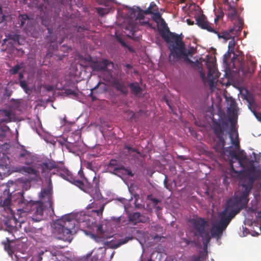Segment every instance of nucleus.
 <instances>
[{
	"label": "nucleus",
	"instance_id": "24",
	"mask_svg": "<svg viewBox=\"0 0 261 261\" xmlns=\"http://www.w3.org/2000/svg\"><path fill=\"white\" fill-rule=\"evenodd\" d=\"M229 138L231 140V144L234 146L236 149H240V146L238 138V134L236 133L235 138H233L234 133L233 132L232 127L231 128V132L229 133Z\"/></svg>",
	"mask_w": 261,
	"mask_h": 261
},
{
	"label": "nucleus",
	"instance_id": "34",
	"mask_svg": "<svg viewBox=\"0 0 261 261\" xmlns=\"http://www.w3.org/2000/svg\"><path fill=\"white\" fill-rule=\"evenodd\" d=\"M23 67V64H16L9 70V72L11 74H15L18 71Z\"/></svg>",
	"mask_w": 261,
	"mask_h": 261
},
{
	"label": "nucleus",
	"instance_id": "36",
	"mask_svg": "<svg viewBox=\"0 0 261 261\" xmlns=\"http://www.w3.org/2000/svg\"><path fill=\"white\" fill-rule=\"evenodd\" d=\"M64 146L69 152H74V147H75V145L73 143L67 141Z\"/></svg>",
	"mask_w": 261,
	"mask_h": 261
},
{
	"label": "nucleus",
	"instance_id": "32",
	"mask_svg": "<svg viewBox=\"0 0 261 261\" xmlns=\"http://www.w3.org/2000/svg\"><path fill=\"white\" fill-rule=\"evenodd\" d=\"M118 161L116 160L115 159H112L110 160L109 163L107 165V169L108 170H112L113 169L114 170V168L115 167H118ZM114 171H111V173L114 174Z\"/></svg>",
	"mask_w": 261,
	"mask_h": 261
},
{
	"label": "nucleus",
	"instance_id": "26",
	"mask_svg": "<svg viewBox=\"0 0 261 261\" xmlns=\"http://www.w3.org/2000/svg\"><path fill=\"white\" fill-rule=\"evenodd\" d=\"M19 239V237H17L16 236V239L11 236V237H7V242H3V244L4 245L5 249L7 250L9 253L10 251H12V248L11 246V243H12L15 240H18Z\"/></svg>",
	"mask_w": 261,
	"mask_h": 261
},
{
	"label": "nucleus",
	"instance_id": "25",
	"mask_svg": "<svg viewBox=\"0 0 261 261\" xmlns=\"http://www.w3.org/2000/svg\"><path fill=\"white\" fill-rule=\"evenodd\" d=\"M50 21H49L47 19H42V25L46 27L47 30L48 31V33L49 34L50 37V38L48 39V41L50 42H54L56 40V38H55L54 39H51V35L53 33V29L50 24Z\"/></svg>",
	"mask_w": 261,
	"mask_h": 261
},
{
	"label": "nucleus",
	"instance_id": "61",
	"mask_svg": "<svg viewBox=\"0 0 261 261\" xmlns=\"http://www.w3.org/2000/svg\"><path fill=\"white\" fill-rule=\"evenodd\" d=\"M91 98L92 101H94L97 99V98L94 95L92 96Z\"/></svg>",
	"mask_w": 261,
	"mask_h": 261
},
{
	"label": "nucleus",
	"instance_id": "59",
	"mask_svg": "<svg viewBox=\"0 0 261 261\" xmlns=\"http://www.w3.org/2000/svg\"><path fill=\"white\" fill-rule=\"evenodd\" d=\"M23 78V74L22 73H19V80L21 81Z\"/></svg>",
	"mask_w": 261,
	"mask_h": 261
},
{
	"label": "nucleus",
	"instance_id": "45",
	"mask_svg": "<svg viewBox=\"0 0 261 261\" xmlns=\"http://www.w3.org/2000/svg\"><path fill=\"white\" fill-rule=\"evenodd\" d=\"M65 93L67 95H76V93L74 90H72L71 89H66L65 90Z\"/></svg>",
	"mask_w": 261,
	"mask_h": 261
},
{
	"label": "nucleus",
	"instance_id": "38",
	"mask_svg": "<svg viewBox=\"0 0 261 261\" xmlns=\"http://www.w3.org/2000/svg\"><path fill=\"white\" fill-rule=\"evenodd\" d=\"M5 118L3 119L4 122H10L11 121V112L9 111H5Z\"/></svg>",
	"mask_w": 261,
	"mask_h": 261
},
{
	"label": "nucleus",
	"instance_id": "21",
	"mask_svg": "<svg viewBox=\"0 0 261 261\" xmlns=\"http://www.w3.org/2000/svg\"><path fill=\"white\" fill-rule=\"evenodd\" d=\"M128 87L130 88L131 93L135 96H138L142 92V88L137 82L129 83Z\"/></svg>",
	"mask_w": 261,
	"mask_h": 261
},
{
	"label": "nucleus",
	"instance_id": "41",
	"mask_svg": "<svg viewBox=\"0 0 261 261\" xmlns=\"http://www.w3.org/2000/svg\"><path fill=\"white\" fill-rule=\"evenodd\" d=\"M151 14H153V18L155 21H156L157 20H160V19H162V18L161 17V15L158 12H155V13H154V12L153 13H151Z\"/></svg>",
	"mask_w": 261,
	"mask_h": 261
},
{
	"label": "nucleus",
	"instance_id": "64",
	"mask_svg": "<svg viewBox=\"0 0 261 261\" xmlns=\"http://www.w3.org/2000/svg\"><path fill=\"white\" fill-rule=\"evenodd\" d=\"M230 163H231V168L232 170H234L233 166L231 163V161H230Z\"/></svg>",
	"mask_w": 261,
	"mask_h": 261
},
{
	"label": "nucleus",
	"instance_id": "47",
	"mask_svg": "<svg viewBox=\"0 0 261 261\" xmlns=\"http://www.w3.org/2000/svg\"><path fill=\"white\" fill-rule=\"evenodd\" d=\"M257 221L260 224L261 223V212H258L256 216Z\"/></svg>",
	"mask_w": 261,
	"mask_h": 261
},
{
	"label": "nucleus",
	"instance_id": "6",
	"mask_svg": "<svg viewBox=\"0 0 261 261\" xmlns=\"http://www.w3.org/2000/svg\"><path fill=\"white\" fill-rule=\"evenodd\" d=\"M41 173L42 177L44 178L48 183V187H51V177L54 174H59L64 179L73 182L71 173L67 169L60 167L59 163L53 160H48L41 165Z\"/></svg>",
	"mask_w": 261,
	"mask_h": 261
},
{
	"label": "nucleus",
	"instance_id": "19",
	"mask_svg": "<svg viewBox=\"0 0 261 261\" xmlns=\"http://www.w3.org/2000/svg\"><path fill=\"white\" fill-rule=\"evenodd\" d=\"M236 32V31L230 32L229 30L228 31H223L221 33L217 31V32L214 33L217 35L219 38H223L225 41H227L233 38H235L240 33L235 34Z\"/></svg>",
	"mask_w": 261,
	"mask_h": 261
},
{
	"label": "nucleus",
	"instance_id": "40",
	"mask_svg": "<svg viewBox=\"0 0 261 261\" xmlns=\"http://www.w3.org/2000/svg\"><path fill=\"white\" fill-rule=\"evenodd\" d=\"M147 198L153 203L154 205H157L160 202L158 199L151 197V195H148Z\"/></svg>",
	"mask_w": 261,
	"mask_h": 261
},
{
	"label": "nucleus",
	"instance_id": "3",
	"mask_svg": "<svg viewBox=\"0 0 261 261\" xmlns=\"http://www.w3.org/2000/svg\"><path fill=\"white\" fill-rule=\"evenodd\" d=\"M243 208L234 199L230 198L228 200L224 210L218 214L219 221L212 225L210 230L211 237L217 240L220 239L231 220Z\"/></svg>",
	"mask_w": 261,
	"mask_h": 261
},
{
	"label": "nucleus",
	"instance_id": "52",
	"mask_svg": "<svg viewBox=\"0 0 261 261\" xmlns=\"http://www.w3.org/2000/svg\"><path fill=\"white\" fill-rule=\"evenodd\" d=\"M187 22L188 24H189V25H193L194 24V21L191 20L189 19H187Z\"/></svg>",
	"mask_w": 261,
	"mask_h": 261
},
{
	"label": "nucleus",
	"instance_id": "12",
	"mask_svg": "<svg viewBox=\"0 0 261 261\" xmlns=\"http://www.w3.org/2000/svg\"><path fill=\"white\" fill-rule=\"evenodd\" d=\"M196 24L202 29L206 30L211 33L217 32V30L212 27L213 24L207 20L206 17L204 14L198 15L196 17Z\"/></svg>",
	"mask_w": 261,
	"mask_h": 261
},
{
	"label": "nucleus",
	"instance_id": "49",
	"mask_svg": "<svg viewBox=\"0 0 261 261\" xmlns=\"http://www.w3.org/2000/svg\"><path fill=\"white\" fill-rule=\"evenodd\" d=\"M164 184L165 185V187L167 189H169V186L168 185V180L167 177H166L164 180Z\"/></svg>",
	"mask_w": 261,
	"mask_h": 261
},
{
	"label": "nucleus",
	"instance_id": "42",
	"mask_svg": "<svg viewBox=\"0 0 261 261\" xmlns=\"http://www.w3.org/2000/svg\"><path fill=\"white\" fill-rule=\"evenodd\" d=\"M104 207L105 204H102L99 210L93 211V212L96 213L98 216H101L104 210Z\"/></svg>",
	"mask_w": 261,
	"mask_h": 261
},
{
	"label": "nucleus",
	"instance_id": "18",
	"mask_svg": "<svg viewBox=\"0 0 261 261\" xmlns=\"http://www.w3.org/2000/svg\"><path fill=\"white\" fill-rule=\"evenodd\" d=\"M43 163V162L38 165L37 170L31 167H25L24 168V171L29 174L34 175L33 178L36 180L41 179L40 175L42 176L41 173V165H42Z\"/></svg>",
	"mask_w": 261,
	"mask_h": 261
},
{
	"label": "nucleus",
	"instance_id": "60",
	"mask_svg": "<svg viewBox=\"0 0 261 261\" xmlns=\"http://www.w3.org/2000/svg\"><path fill=\"white\" fill-rule=\"evenodd\" d=\"M144 17V16L142 14H138V16L137 17L138 18L140 19H143Z\"/></svg>",
	"mask_w": 261,
	"mask_h": 261
},
{
	"label": "nucleus",
	"instance_id": "63",
	"mask_svg": "<svg viewBox=\"0 0 261 261\" xmlns=\"http://www.w3.org/2000/svg\"><path fill=\"white\" fill-rule=\"evenodd\" d=\"M23 229H24V230L26 232H29V231H31V230H28V229H27V228H25V227H24Z\"/></svg>",
	"mask_w": 261,
	"mask_h": 261
},
{
	"label": "nucleus",
	"instance_id": "23",
	"mask_svg": "<svg viewBox=\"0 0 261 261\" xmlns=\"http://www.w3.org/2000/svg\"><path fill=\"white\" fill-rule=\"evenodd\" d=\"M114 174L119 175V174H126L127 175L133 177L134 174L132 172L131 170L124 166H120V167H115L114 169Z\"/></svg>",
	"mask_w": 261,
	"mask_h": 261
},
{
	"label": "nucleus",
	"instance_id": "28",
	"mask_svg": "<svg viewBox=\"0 0 261 261\" xmlns=\"http://www.w3.org/2000/svg\"><path fill=\"white\" fill-rule=\"evenodd\" d=\"M158 11V8L156 4L153 2L150 4L149 7L143 11L144 14H149L151 13H153L154 12H156Z\"/></svg>",
	"mask_w": 261,
	"mask_h": 261
},
{
	"label": "nucleus",
	"instance_id": "46",
	"mask_svg": "<svg viewBox=\"0 0 261 261\" xmlns=\"http://www.w3.org/2000/svg\"><path fill=\"white\" fill-rule=\"evenodd\" d=\"M256 119L261 122V113L257 112H252Z\"/></svg>",
	"mask_w": 261,
	"mask_h": 261
},
{
	"label": "nucleus",
	"instance_id": "37",
	"mask_svg": "<svg viewBox=\"0 0 261 261\" xmlns=\"http://www.w3.org/2000/svg\"><path fill=\"white\" fill-rule=\"evenodd\" d=\"M231 53H232L231 51L228 50V51L223 55V62L224 64H228V61L230 57Z\"/></svg>",
	"mask_w": 261,
	"mask_h": 261
},
{
	"label": "nucleus",
	"instance_id": "48",
	"mask_svg": "<svg viewBox=\"0 0 261 261\" xmlns=\"http://www.w3.org/2000/svg\"><path fill=\"white\" fill-rule=\"evenodd\" d=\"M223 16V13H220L218 15L216 16V17L215 18V22H216L219 19L222 18Z\"/></svg>",
	"mask_w": 261,
	"mask_h": 261
},
{
	"label": "nucleus",
	"instance_id": "15",
	"mask_svg": "<svg viewBox=\"0 0 261 261\" xmlns=\"http://www.w3.org/2000/svg\"><path fill=\"white\" fill-rule=\"evenodd\" d=\"M58 229L59 236L58 239L62 240L65 242L70 243L72 240L71 230L58 226L56 227Z\"/></svg>",
	"mask_w": 261,
	"mask_h": 261
},
{
	"label": "nucleus",
	"instance_id": "14",
	"mask_svg": "<svg viewBox=\"0 0 261 261\" xmlns=\"http://www.w3.org/2000/svg\"><path fill=\"white\" fill-rule=\"evenodd\" d=\"M75 222V220L71 218L70 215H66L61 219L58 226L71 230L74 228Z\"/></svg>",
	"mask_w": 261,
	"mask_h": 261
},
{
	"label": "nucleus",
	"instance_id": "51",
	"mask_svg": "<svg viewBox=\"0 0 261 261\" xmlns=\"http://www.w3.org/2000/svg\"><path fill=\"white\" fill-rule=\"evenodd\" d=\"M124 148L127 149L128 151H132L133 149V148L128 145H125Z\"/></svg>",
	"mask_w": 261,
	"mask_h": 261
},
{
	"label": "nucleus",
	"instance_id": "20",
	"mask_svg": "<svg viewBox=\"0 0 261 261\" xmlns=\"http://www.w3.org/2000/svg\"><path fill=\"white\" fill-rule=\"evenodd\" d=\"M129 221L135 223H145L148 218L141 215L139 212H135L130 214L128 217Z\"/></svg>",
	"mask_w": 261,
	"mask_h": 261
},
{
	"label": "nucleus",
	"instance_id": "29",
	"mask_svg": "<svg viewBox=\"0 0 261 261\" xmlns=\"http://www.w3.org/2000/svg\"><path fill=\"white\" fill-rule=\"evenodd\" d=\"M82 190L92 195L94 188L90 182H89L86 180L85 182H84V186L83 187Z\"/></svg>",
	"mask_w": 261,
	"mask_h": 261
},
{
	"label": "nucleus",
	"instance_id": "4",
	"mask_svg": "<svg viewBox=\"0 0 261 261\" xmlns=\"http://www.w3.org/2000/svg\"><path fill=\"white\" fill-rule=\"evenodd\" d=\"M228 128L229 124L227 121H222L221 122H213V129L215 135L218 139L214 148L217 152L223 151L224 153H228V156L237 160L240 165L244 167L243 163L247 160L246 155L238 154L231 146L227 148L224 147L225 145V139L224 137V132L227 131Z\"/></svg>",
	"mask_w": 261,
	"mask_h": 261
},
{
	"label": "nucleus",
	"instance_id": "27",
	"mask_svg": "<svg viewBox=\"0 0 261 261\" xmlns=\"http://www.w3.org/2000/svg\"><path fill=\"white\" fill-rule=\"evenodd\" d=\"M132 237H126L124 239H120L117 243L113 244L111 248L113 249H116L120 247L121 245L126 243L128 242V241L132 240Z\"/></svg>",
	"mask_w": 261,
	"mask_h": 261
},
{
	"label": "nucleus",
	"instance_id": "2",
	"mask_svg": "<svg viewBox=\"0 0 261 261\" xmlns=\"http://www.w3.org/2000/svg\"><path fill=\"white\" fill-rule=\"evenodd\" d=\"M17 194L20 197L18 203L22 205V208H21L20 211H22V214L25 217L27 213L34 211V214L37 217L39 216L38 219H41L45 207L50 208L53 213H54L51 187L44 188L41 190L39 194L40 201L37 202L25 199L21 192H18Z\"/></svg>",
	"mask_w": 261,
	"mask_h": 261
},
{
	"label": "nucleus",
	"instance_id": "53",
	"mask_svg": "<svg viewBox=\"0 0 261 261\" xmlns=\"http://www.w3.org/2000/svg\"><path fill=\"white\" fill-rule=\"evenodd\" d=\"M13 40L14 41L18 40H19V36L18 35H14L12 38Z\"/></svg>",
	"mask_w": 261,
	"mask_h": 261
},
{
	"label": "nucleus",
	"instance_id": "50",
	"mask_svg": "<svg viewBox=\"0 0 261 261\" xmlns=\"http://www.w3.org/2000/svg\"><path fill=\"white\" fill-rule=\"evenodd\" d=\"M193 261H201V257L200 256H196L193 257Z\"/></svg>",
	"mask_w": 261,
	"mask_h": 261
},
{
	"label": "nucleus",
	"instance_id": "43",
	"mask_svg": "<svg viewBox=\"0 0 261 261\" xmlns=\"http://www.w3.org/2000/svg\"><path fill=\"white\" fill-rule=\"evenodd\" d=\"M117 40L121 44L122 46L125 47H128L126 43L121 37H117Z\"/></svg>",
	"mask_w": 261,
	"mask_h": 261
},
{
	"label": "nucleus",
	"instance_id": "54",
	"mask_svg": "<svg viewBox=\"0 0 261 261\" xmlns=\"http://www.w3.org/2000/svg\"><path fill=\"white\" fill-rule=\"evenodd\" d=\"M94 239L97 242H99L101 238H99V237H96V236H94Z\"/></svg>",
	"mask_w": 261,
	"mask_h": 261
},
{
	"label": "nucleus",
	"instance_id": "11",
	"mask_svg": "<svg viewBox=\"0 0 261 261\" xmlns=\"http://www.w3.org/2000/svg\"><path fill=\"white\" fill-rule=\"evenodd\" d=\"M88 62V65L92 69L93 71H106L109 66H111L113 67V63L107 59H102L101 61H94L91 57H89L86 59Z\"/></svg>",
	"mask_w": 261,
	"mask_h": 261
},
{
	"label": "nucleus",
	"instance_id": "8",
	"mask_svg": "<svg viewBox=\"0 0 261 261\" xmlns=\"http://www.w3.org/2000/svg\"><path fill=\"white\" fill-rule=\"evenodd\" d=\"M235 38H233L230 39L228 43V50L231 51L233 54V57L232 59V62L233 65H237L238 66L239 72H241L242 75L246 77H250L254 72L256 68V63L253 61L249 62L247 65L245 64L243 62H240L239 60L238 61V64L237 65L236 59L234 58V56L237 55L234 54V49L236 45Z\"/></svg>",
	"mask_w": 261,
	"mask_h": 261
},
{
	"label": "nucleus",
	"instance_id": "7",
	"mask_svg": "<svg viewBox=\"0 0 261 261\" xmlns=\"http://www.w3.org/2000/svg\"><path fill=\"white\" fill-rule=\"evenodd\" d=\"M21 208L17 210V212L10 213V216L4 222V229L11 234L13 237L16 239L19 228H21L24 224L25 216L22 214Z\"/></svg>",
	"mask_w": 261,
	"mask_h": 261
},
{
	"label": "nucleus",
	"instance_id": "30",
	"mask_svg": "<svg viewBox=\"0 0 261 261\" xmlns=\"http://www.w3.org/2000/svg\"><path fill=\"white\" fill-rule=\"evenodd\" d=\"M99 87L102 90V91H105L107 90L106 86L104 83L99 82L96 86H95L93 88L91 89V92L89 94V96L92 97V96H93V91L94 90H96Z\"/></svg>",
	"mask_w": 261,
	"mask_h": 261
},
{
	"label": "nucleus",
	"instance_id": "44",
	"mask_svg": "<svg viewBox=\"0 0 261 261\" xmlns=\"http://www.w3.org/2000/svg\"><path fill=\"white\" fill-rule=\"evenodd\" d=\"M20 86L23 89L25 90L27 89L28 84L27 82L25 81H20Z\"/></svg>",
	"mask_w": 261,
	"mask_h": 261
},
{
	"label": "nucleus",
	"instance_id": "62",
	"mask_svg": "<svg viewBox=\"0 0 261 261\" xmlns=\"http://www.w3.org/2000/svg\"><path fill=\"white\" fill-rule=\"evenodd\" d=\"M101 229H102V226L101 225H99L98 227V228H97V230H99V231H101Z\"/></svg>",
	"mask_w": 261,
	"mask_h": 261
},
{
	"label": "nucleus",
	"instance_id": "39",
	"mask_svg": "<svg viewBox=\"0 0 261 261\" xmlns=\"http://www.w3.org/2000/svg\"><path fill=\"white\" fill-rule=\"evenodd\" d=\"M74 182L75 185L82 190L83 187L84 186V182L83 181L80 180H74Z\"/></svg>",
	"mask_w": 261,
	"mask_h": 261
},
{
	"label": "nucleus",
	"instance_id": "13",
	"mask_svg": "<svg viewBox=\"0 0 261 261\" xmlns=\"http://www.w3.org/2000/svg\"><path fill=\"white\" fill-rule=\"evenodd\" d=\"M129 82L121 80H116L113 82V87L120 93L124 96L127 95L128 93Z\"/></svg>",
	"mask_w": 261,
	"mask_h": 261
},
{
	"label": "nucleus",
	"instance_id": "10",
	"mask_svg": "<svg viewBox=\"0 0 261 261\" xmlns=\"http://www.w3.org/2000/svg\"><path fill=\"white\" fill-rule=\"evenodd\" d=\"M224 4L227 6V17L233 22V27L230 29V31H236L235 34H238L243 29V20L238 14L236 8L232 6L228 0L224 2Z\"/></svg>",
	"mask_w": 261,
	"mask_h": 261
},
{
	"label": "nucleus",
	"instance_id": "58",
	"mask_svg": "<svg viewBox=\"0 0 261 261\" xmlns=\"http://www.w3.org/2000/svg\"><path fill=\"white\" fill-rule=\"evenodd\" d=\"M154 206L157 211H159L161 210V207L159 205H154Z\"/></svg>",
	"mask_w": 261,
	"mask_h": 261
},
{
	"label": "nucleus",
	"instance_id": "16",
	"mask_svg": "<svg viewBox=\"0 0 261 261\" xmlns=\"http://www.w3.org/2000/svg\"><path fill=\"white\" fill-rule=\"evenodd\" d=\"M7 192V196L6 197H1L0 201V205L5 208V210L7 209L10 213L13 212L12 210L10 208L11 201L12 199V193L13 191L10 192V189H6L4 191V194L5 192Z\"/></svg>",
	"mask_w": 261,
	"mask_h": 261
},
{
	"label": "nucleus",
	"instance_id": "57",
	"mask_svg": "<svg viewBox=\"0 0 261 261\" xmlns=\"http://www.w3.org/2000/svg\"><path fill=\"white\" fill-rule=\"evenodd\" d=\"M98 181L96 180L95 181V191L98 190Z\"/></svg>",
	"mask_w": 261,
	"mask_h": 261
},
{
	"label": "nucleus",
	"instance_id": "33",
	"mask_svg": "<svg viewBox=\"0 0 261 261\" xmlns=\"http://www.w3.org/2000/svg\"><path fill=\"white\" fill-rule=\"evenodd\" d=\"M249 109L252 112H257L260 109V106L257 104L254 100L249 102Z\"/></svg>",
	"mask_w": 261,
	"mask_h": 261
},
{
	"label": "nucleus",
	"instance_id": "35",
	"mask_svg": "<svg viewBox=\"0 0 261 261\" xmlns=\"http://www.w3.org/2000/svg\"><path fill=\"white\" fill-rule=\"evenodd\" d=\"M18 19L20 22V25L22 27L25 23V21L29 19V17L28 14H23L19 15Z\"/></svg>",
	"mask_w": 261,
	"mask_h": 261
},
{
	"label": "nucleus",
	"instance_id": "17",
	"mask_svg": "<svg viewBox=\"0 0 261 261\" xmlns=\"http://www.w3.org/2000/svg\"><path fill=\"white\" fill-rule=\"evenodd\" d=\"M19 161L26 165H30L33 162V156L29 151L25 149L22 150L18 155Z\"/></svg>",
	"mask_w": 261,
	"mask_h": 261
},
{
	"label": "nucleus",
	"instance_id": "5",
	"mask_svg": "<svg viewBox=\"0 0 261 261\" xmlns=\"http://www.w3.org/2000/svg\"><path fill=\"white\" fill-rule=\"evenodd\" d=\"M261 178V172L253 170L242 179V189L236 192L231 198L245 208L249 201V195L255 180Z\"/></svg>",
	"mask_w": 261,
	"mask_h": 261
},
{
	"label": "nucleus",
	"instance_id": "22",
	"mask_svg": "<svg viewBox=\"0 0 261 261\" xmlns=\"http://www.w3.org/2000/svg\"><path fill=\"white\" fill-rule=\"evenodd\" d=\"M228 103V112L229 114L233 115H235L237 113V104L235 100L232 98L227 99Z\"/></svg>",
	"mask_w": 261,
	"mask_h": 261
},
{
	"label": "nucleus",
	"instance_id": "1",
	"mask_svg": "<svg viewBox=\"0 0 261 261\" xmlns=\"http://www.w3.org/2000/svg\"><path fill=\"white\" fill-rule=\"evenodd\" d=\"M160 21L161 25L167 31V33L164 32H162L161 36L168 44V48L170 51L169 63L171 65H174L181 59L185 63H192L193 62L189 58V56L192 54V53L186 48L185 43L182 41V37L180 35L170 32L163 18L160 19Z\"/></svg>",
	"mask_w": 261,
	"mask_h": 261
},
{
	"label": "nucleus",
	"instance_id": "56",
	"mask_svg": "<svg viewBox=\"0 0 261 261\" xmlns=\"http://www.w3.org/2000/svg\"><path fill=\"white\" fill-rule=\"evenodd\" d=\"M132 152H136L137 154H140V153L139 150L138 149H136V148H133Z\"/></svg>",
	"mask_w": 261,
	"mask_h": 261
},
{
	"label": "nucleus",
	"instance_id": "9",
	"mask_svg": "<svg viewBox=\"0 0 261 261\" xmlns=\"http://www.w3.org/2000/svg\"><path fill=\"white\" fill-rule=\"evenodd\" d=\"M191 224L195 231V235L201 237L204 246H206L211 241L210 234L205 230V227L208 225L207 222L204 218H198L192 219Z\"/></svg>",
	"mask_w": 261,
	"mask_h": 261
},
{
	"label": "nucleus",
	"instance_id": "55",
	"mask_svg": "<svg viewBox=\"0 0 261 261\" xmlns=\"http://www.w3.org/2000/svg\"><path fill=\"white\" fill-rule=\"evenodd\" d=\"M125 67H126V68H127V69H130L132 68V67H132V66L130 64H126L125 65Z\"/></svg>",
	"mask_w": 261,
	"mask_h": 261
},
{
	"label": "nucleus",
	"instance_id": "31",
	"mask_svg": "<svg viewBox=\"0 0 261 261\" xmlns=\"http://www.w3.org/2000/svg\"><path fill=\"white\" fill-rule=\"evenodd\" d=\"M208 76L209 78H211V76L215 77V79H217L219 77V75L217 70L215 69V67H208Z\"/></svg>",
	"mask_w": 261,
	"mask_h": 261
}]
</instances>
